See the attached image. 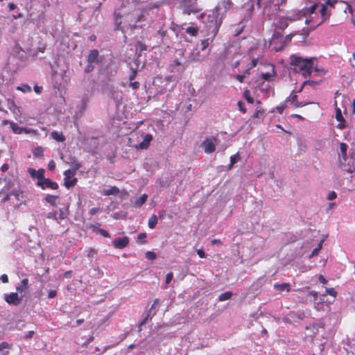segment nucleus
Listing matches in <instances>:
<instances>
[{"mask_svg": "<svg viewBox=\"0 0 355 355\" xmlns=\"http://www.w3.org/2000/svg\"><path fill=\"white\" fill-rule=\"evenodd\" d=\"M315 58H302L300 56L293 55L291 56V65L296 72H300L304 77L310 76L312 71L324 75L326 71L314 67Z\"/></svg>", "mask_w": 355, "mask_h": 355, "instance_id": "1", "label": "nucleus"}, {"mask_svg": "<svg viewBox=\"0 0 355 355\" xmlns=\"http://www.w3.org/2000/svg\"><path fill=\"white\" fill-rule=\"evenodd\" d=\"M220 8H216L211 14L208 15L207 28L213 37H215L223 22V17L220 13Z\"/></svg>", "mask_w": 355, "mask_h": 355, "instance_id": "2", "label": "nucleus"}, {"mask_svg": "<svg viewBox=\"0 0 355 355\" xmlns=\"http://www.w3.org/2000/svg\"><path fill=\"white\" fill-rule=\"evenodd\" d=\"M337 3V0H326L324 3H320L319 12L321 15V20L316 26L322 24L330 17L331 10L335 8V5Z\"/></svg>", "mask_w": 355, "mask_h": 355, "instance_id": "3", "label": "nucleus"}, {"mask_svg": "<svg viewBox=\"0 0 355 355\" xmlns=\"http://www.w3.org/2000/svg\"><path fill=\"white\" fill-rule=\"evenodd\" d=\"M270 45L275 51H282L286 46V44L283 40V35L281 33L275 31L270 41Z\"/></svg>", "mask_w": 355, "mask_h": 355, "instance_id": "4", "label": "nucleus"}, {"mask_svg": "<svg viewBox=\"0 0 355 355\" xmlns=\"http://www.w3.org/2000/svg\"><path fill=\"white\" fill-rule=\"evenodd\" d=\"M217 139L214 137L206 139L201 144L206 153H212L216 150Z\"/></svg>", "mask_w": 355, "mask_h": 355, "instance_id": "5", "label": "nucleus"}, {"mask_svg": "<svg viewBox=\"0 0 355 355\" xmlns=\"http://www.w3.org/2000/svg\"><path fill=\"white\" fill-rule=\"evenodd\" d=\"M76 173L74 171H72L71 169L66 170L64 172V186L67 188H70L72 187H74L77 182L78 180L76 178L72 177L75 175Z\"/></svg>", "mask_w": 355, "mask_h": 355, "instance_id": "6", "label": "nucleus"}, {"mask_svg": "<svg viewBox=\"0 0 355 355\" xmlns=\"http://www.w3.org/2000/svg\"><path fill=\"white\" fill-rule=\"evenodd\" d=\"M334 105L335 110H336L335 117H336V119L339 122V123L337 125V128H338L340 130H343L346 128L345 119H344V117L342 114V111H341L340 108L338 107L337 101H334Z\"/></svg>", "mask_w": 355, "mask_h": 355, "instance_id": "7", "label": "nucleus"}, {"mask_svg": "<svg viewBox=\"0 0 355 355\" xmlns=\"http://www.w3.org/2000/svg\"><path fill=\"white\" fill-rule=\"evenodd\" d=\"M23 297L24 295L19 297L17 293H11L10 294H6L4 299L8 304L17 306L20 304Z\"/></svg>", "mask_w": 355, "mask_h": 355, "instance_id": "8", "label": "nucleus"}, {"mask_svg": "<svg viewBox=\"0 0 355 355\" xmlns=\"http://www.w3.org/2000/svg\"><path fill=\"white\" fill-rule=\"evenodd\" d=\"M37 185L41 187L42 189H50L52 190H56L59 187L57 182L46 178L42 182H37Z\"/></svg>", "mask_w": 355, "mask_h": 355, "instance_id": "9", "label": "nucleus"}, {"mask_svg": "<svg viewBox=\"0 0 355 355\" xmlns=\"http://www.w3.org/2000/svg\"><path fill=\"white\" fill-rule=\"evenodd\" d=\"M129 243V238L126 236L115 239L113 242V246L116 249H123Z\"/></svg>", "mask_w": 355, "mask_h": 355, "instance_id": "10", "label": "nucleus"}, {"mask_svg": "<svg viewBox=\"0 0 355 355\" xmlns=\"http://www.w3.org/2000/svg\"><path fill=\"white\" fill-rule=\"evenodd\" d=\"M275 26L282 31H284L288 26V19L284 17H277L274 20Z\"/></svg>", "mask_w": 355, "mask_h": 355, "instance_id": "11", "label": "nucleus"}, {"mask_svg": "<svg viewBox=\"0 0 355 355\" xmlns=\"http://www.w3.org/2000/svg\"><path fill=\"white\" fill-rule=\"evenodd\" d=\"M153 137L152 135L150 134H146L144 135L143 141L139 143L138 145L135 146L136 149H142V150H146L150 144V142L153 141Z\"/></svg>", "mask_w": 355, "mask_h": 355, "instance_id": "12", "label": "nucleus"}, {"mask_svg": "<svg viewBox=\"0 0 355 355\" xmlns=\"http://www.w3.org/2000/svg\"><path fill=\"white\" fill-rule=\"evenodd\" d=\"M28 172L33 178H37L38 180L37 182L42 181L45 177H44V169L40 168L37 171H36L34 168H29L28 169Z\"/></svg>", "mask_w": 355, "mask_h": 355, "instance_id": "13", "label": "nucleus"}, {"mask_svg": "<svg viewBox=\"0 0 355 355\" xmlns=\"http://www.w3.org/2000/svg\"><path fill=\"white\" fill-rule=\"evenodd\" d=\"M10 127L12 129V132L15 134H21V133H30V130L26 128L19 127L17 123L15 122L10 123Z\"/></svg>", "mask_w": 355, "mask_h": 355, "instance_id": "14", "label": "nucleus"}, {"mask_svg": "<svg viewBox=\"0 0 355 355\" xmlns=\"http://www.w3.org/2000/svg\"><path fill=\"white\" fill-rule=\"evenodd\" d=\"M289 101L292 103H294L295 107H302L311 103L309 101L299 102L297 101V95L296 94H291L289 96Z\"/></svg>", "mask_w": 355, "mask_h": 355, "instance_id": "15", "label": "nucleus"}, {"mask_svg": "<svg viewBox=\"0 0 355 355\" xmlns=\"http://www.w3.org/2000/svg\"><path fill=\"white\" fill-rule=\"evenodd\" d=\"M28 288V279L24 278L21 281V283L19 286L16 287V290L22 295H25V293Z\"/></svg>", "mask_w": 355, "mask_h": 355, "instance_id": "16", "label": "nucleus"}, {"mask_svg": "<svg viewBox=\"0 0 355 355\" xmlns=\"http://www.w3.org/2000/svg\"><path fill=\"white\" fill-rule=\"evenodd\" d=\"M98 51L96 49H93L90 51L88 57H87V62L89 64H93L95 62H97V59L98 58Z\"/></svg>", "mask_w": 355, "mask_h": 355, "instance_id": "17", "label": "nucleus"}, {"mask_svg": "<svg viewBox=\"0 0 355 355\" xmlns=\"http://www.w3.org/2000/svg\"><path fill=\"white\" fill-rule=\"evenodd\" d=\"M215 37L211 36V37H208L204 40H202L200 43V49L202 51H204L206 50V49L213 42L214 39Z\"/></svg>", "mask_w": 355, "mask_h": 355, "instance_id": "18", "label": "nucleus"}, {"mask_svg": "<svg viewBox=\"0 0 355 355\" xmlns=\"http://www.w3.org/2000/svg\"><path fill=\"white\" fill-rule=\"evenodd\" d=\"M207 54L201 55L200 51H197L196 52L193 51L191 54V58L193 61L195 62H202L207 57Z\"/></svg>", "mask_w": 355, "mask_h": 355, "instance_id": "19", "label": "nucleus"}, {"mask_svg": "<svg viewBox=\"0 0 355 355\" xmlns=\"http://www.w3.org/2000/svg\"><path fill=\"white\" fill-rule=\"evenodd\" d=\"M274 288L279 292H283L284 291L289 292L291 290V286L288 283L275 284L274 285Z\"/></svg>", "mask_w": 355, "mask_h": 355, "instance_id": "20", "label": "nucleus"}, {"mask_svg": "<svg viewBox=\"0 0 355 355\" xmlns=\"http://www.w3.org/2000/svg\"><path fill=\"white\" fill-rule=\"evenodd\" d=\"M51 137L57 141L63 142L65 141V137L62 132H58L57 131H53L51 133Z\"/></svg>", "mask_w": 355, "mask_h": 355, "instance_id": "21", "label": "nucleus"}, {"mask_svg": "<svg viewBox=\"0 0 355 355\" xmlns=\"http://www.w3.org/2000/svg\"><path fill=\"white\" fill-rule=\"evenodd\" d=\"M147 199L148 195L144 193L135 201L134 205L137 207H140L146 202Z\"/></svg>", "mask_w": 355, "mask_h": 355, "instance_id": "22", "label": "nucleus"}, {"mask_svg": "<svg viewBox=\"0 0 355 355\" xmlns=\"http://www.w3.org/2000/svg\"><path fill=\"white\" fill-rule=\"evenodd\" d=\"M69 214V212L67 207L60 208L59 209V216L58 217V221L67 218Z\"/></svg>", "mask_w": 355, "mask_h": 355, "instance_id": "23", "label": "nucleus"}, {"mask_svg": "<svg viewBox=\"0 0 355 355\" xmlns=\"http://www.w3.org/2000/svg\"><path fill=\"white\" fill-rule=\"evenodd\" d=\"M58 198V196H53V195H47L44 200L46 202L49 203L51 205L55 207L56 206V200Z\"/></svg>", "mask_w": 355, "mask_h": 355, "instance_id": "24", "label": "nucleus"}, {"mask_svg": "<svg viewBox=\"0 0 355 355\" xmlns=\"http://www.w3.org/2000/svg\"><path fill=\"white\" fill-rule=\"evenodd\" d=\"M119 192H120V191H119V188L114 186L108 189L105 190L103 193L105 196H110V195H117L119 193Z\"/></svg>", "mask_w": 355, "mask_h": 355, "instance_id": "25", "label": "nucleus"}, {"mask_svg": "<svg viewBox=\"0 0 355 355\" xmlns=\"http://www.w3.org/2000/svg\"><path fill=\"white\" fill-rule=\"evenodd\" d=\"M320 8V3H316L312 5L311 7L307 8L304 13L306 15H309L310 17H311V15L315 12L316 9Z\"/></svg>", "mask_w": 355, "mask_h": 355, "instance_id": "26", "label": "nucleus"}, {"mask_svg": "<svg viewBox=\"0 0 355 355\" xmlns=\"http://www.w3.org/2000/svg\"><path fill=\"white\" fill-rule=\"evenodd\" d=\"M157 224V216L155 214L152 215L148 219V225L150 229H154Z\"/></svg>", "mask_w": 355, "mask_h": 355, "instance_id": "27", "label": "nucleus"}, {"mask_svg": "<svg viewBox=\"0 0 355 355\" xmlns=\"http://www.w3.org/2000/svg\"><path fill=\"white\" fill-rule=\"evenodd\" d=\"M276 76L275 68L272 67L271 72L263 73L261 74V78L265 80H270L272 77Z\"/></svg>", "mask_w": 355, "mask_h": 355, "instance_id": "28", "label": "nucleus"}, {"mask_svg": "<svg viewBox=\"0 0 355 355\" xmlns=\"http://www.w3.org/2000/svg\"><path fill=\"white\" fill-rule=\"evenodd\" d=\"M241 159L240 155L239 153L230 157V163L228 166V168L230 169L232 168L234 164Z\"/></svg>", "mask_w": 355, "mask_h": 355, "instance_id": "29", "label": "nucleus"}, {"mask_svg": "<svg viewBox=\"0 0 355 355\" xmlns=\"http://www.w3.org/2000/svg\"><path fill=\"white\" fill-rule=\"evenodd\" d=\"M232 296V293L231 291H226L219 295L218 300L220 302H223L230 299Z\"/></svg>", "mask_w": 355, "mask_h": 355, "instance_id": "30", "label": "nucleus"}, {"mask_svg": "<svg viewBox=\"0 0 355 355\" xmlns=\"http://www.w3.org/2000/svg\"><path fill=\"white\" fill-rule=\"evenodd\" d=\"M135 46L136 47V50L139 51V53H141V52H143L144 51H146V49H147L146 45L141 41H137L135 43Z\"/></svg>", "mask_w": 355, "mask_h": 355, "instance_id": "31", "label": "nucleus"}, {"mask_svg": "<svg viewBox=\"0 0 355 355\" xmlns=\"http://www.w3.org/2000/svg\"><path fill=\"white\" fill-rule=\"evenodd\" d=\"M186 33L191 36H196L198 33V28L194 26H189L186 28Z\"/></svg>", "mask_w": 355, "mask_h": 355, "instance_id": "32", "label": "nucleus"}, {"mask_svg": "<svg viewBox=\"0 0 355 355\" xmlns=\"http://www.w3.org/2000/svg\"><path fill=\"white\" fill-rule=\"evenodd\" d=\"M17 90L22 92L24 93H28L31 92V87L27 84H23L20 86H17Z\"/></svg>", "mask_w": 355, "mask_h": 355, "instance_id": "33", "label": "nucleus"}, {"mask_svg": "<svg viewBox=\"0 0 355 355\" xmlns=\"http://www.w3.org/2000/svg\"><path fill=\"white\" fill-rule=\"evenodd\" d=\"M72 162H71V166H72V171H74L76 173L80 167L81 164L74 157H71Z\"/></svg>", "mask_w": 355, "mask_h": 355, "instance_id": "34", "label": "nucleus"}, {"mask_svg": "<svg viewBox=\"0 0 355 355\" xmlns=\"http://www.w3.org/2000/svg\"><path fill=\"white\" fill-rule=\"evenodd\" d=\"M243 96L248 103H251V104L254 103V99L251 96L250 90L245 89L243 92Z\"/></svg>", "mask_w": 355, "mask_h": 355, "instance_id": "35", "label": "nucleus"}, {"mask_svg": "<svg viewBox=\"0 0 355 355\" xmlns=\"http://www.w3.org/2000/svg\"><path fill=\"white\" fill-rule=\"evenodd\" d=\"M340 149L342 156L343 157L344 160H345L347 157V145L345 143H340Z\"/></svg>", "mask_w": 355, "mask_h": 355, "instance_id": "36", "label": "nucleus"}, {"mask_svg": "<svg viewBox=\"0 0 355 355\" xmlns=\"http://www.w3.org/2000/svg\"><path fill=\"white\" fill-rule=\"evenodd\" d=\"M325 295H329L332 297H336L337 295V291L334 288H326L325 289Z\"/></svg>", "mask_w": 355, "mask_h": 355, "instance_id": "37", "label": "nucleus"}, {"mask_svg": "<svg viewBox=\"0 0 355 355\" xmlns=\"http://www.w3.org/2000/svg\"><path fill=\"white\" fill-rule=\"evenodd\" d=\"M157 257L156 254L152 251H148L146 252V258L148 260H154Z\"/></svg>", "mask_w": 355, "mask_h": 355, "instance_id": "38", "label": "nucleus"}, {"mask_svg": "<svg viewBox=\"0 0 355 355\" xmlns=\"http://www.w3.org/2000/svg\"><path fill=\"white\" fill-rule=\"evenodd\" d=\"M137 76V70L133 68H131L130 73L129 74V80L132 81L135 79Z\"/></svg>", "mask_w": 355, "mask_h": 355, "instance_id": "39", "label": "nucleus"}, {"mask_svg": "<svg viewBox=\"0 0 355 355\" xmlns=\"http://www.w3.org/2000/svg\"><path fill=\"white\" fill-rule=\"evenodd\" d=\"M295 35V33H291L288 35H286V37H284L283 36V40L286 44V46L289 43L291 42L292 38L293 37V36Z\"/></svg>", "mask_w": 355, "mask_h": 355, "instance_id": "40", "label": "nucleus"}, {"mask_svg": "<svg viewBox=\"0 0 355 355\" xmlns=\"http://www.w3.org/2000/svg\"><path fill=\"white\" fill-rule=\"evenodd\" d=\"M89 229H90L91 230H92L93 232H96V233H98L99 232V230H101V228L99 227L98 223L90 224L89 225Z\"/></svg>", "mask_w": 355, "mask_h": 355, "instance_id": "41", "label": "nucleus"}, {"mask_svg": "<svg viewBox=\"0 0 355 355\" xmlns=\"http://www.w3.org/2000/svg\"><path fill=\"white\" fill-rule=\"evenodd\" d=\"M321 82V80H319V81H314V80H306L303 83V85L302 87L305 86V85H310L311 87H313L316 85H318Z\"/></svg>", "mask_w": 355, "mask_h": 355, "instance_id": "42", "label": "nucleus"}, {"mask_svg": "<svg viewBox=\"0 0 355 355\" xmlns=\"http://www.w3.org/2000/svg\"><path fill=\"white\" fill-rule=\"evenodd\" d=\"M57 215H58L57 211H53L49 212L46 217L49 219H53V220L58 221Z\"/></svg>", "mask_w": 355, "mask_h": 355, "instance_id": "43", "label": "nucleus"}, {"mask_svg": "<svg viewBox=\"0 0 355 355\" xmlns=\"http://www.w3.org/2000/svg\"><path fill=\"white\" fill-rule=\"evenodd\" d=\"M309 296H311L313 298L314 303L318 304V293L315 291H311L309 293Z\"/></svg>", "mask_w": 355, "mask_h": 355, "instance_id": "44", "label": "nucleus"}, {"mask_svg": "<svg viewBox=\"0 0 355 355\" xmlns=\"http://www.w3.org/2000/svg\"><path fill=\"white\" fill-rule=\"evenodd\" d=\"M11 345L8 343L7 342H2L0 343V352L3 351L4 349H10Z\"/></svg>", "mask_w": 355, "mask_h": 355, "instance_id": "45", "label": "nucleus"}, {"mask_svg": "<svg viewBox=\"0 0 355 355\" xmlns=\"http://www.w3.org/2000/svg\"><path fill=\"white\" fill-rule=\"evenodd\" d=\"M98 233H99L101 235L105 238L111 237L110 234L107 230L103 229H101Z\"/></svg>", "mask_w": 355, "mask_h": 355, "instance_id": "46", "label": "nucleus"}, {"mask_svg": "<svg viewBox=\"0 0 355 355\" xmlns=\"http://www.w3.org/2000/svg\"><path fill=\"white\" fill-rule=\"evenodd\" d=\"M11 196H15L17 200H19V196L22 194V192L19 190H12L10 191Z\"/></svg>", "mask_w": 355, "mask_h": 355, "instance_id": "47", "label": "nucleus"}, {"mask_svg": "<svg viewBox=\"0 0 355 355\" xmlns=\"http://www.w3.org/2000/svg\"><path fill=\"white\" fill-rule=\"evenodd\" d=\"M129 86L134 89H138L140 87V83L137 81H135V82L130 81Z\"/></svg>", "mask_w": 355, "mask_h": 355, "instance_id": "48", "label": "nucleus"}, {"mask_svg": "<svg viewBox=\"0 0 355 355\" xmlns=\"http://www.w3.org/2000/svg\"><path fill=\"white\" fill-rule=\"evenodd\" d=\"M237 104H238V107L239 108V110L241 112H242L243 113H245L246 112V109H245L244 103L240 101L238 102Z\"/></svg>", "mask_w": 355, "mask_h": 355, "instance_id": "49", "label": "nucleus"}, {"mask_svg": "<svg viewBox=\"0 0 355 355\" xmlns=\"http://www.w3.org/2000/svg\"><path fill=\"white\" fill-rule=\"evenodd\" d=\"M257 62H258L257 59H255V58L252 59V62H251V66L246 70L245 73H249V70L253 67H255L257 64Z\"/></svg>", "mask_w": 355, "mask_h": 355, "instance_id": "50", "label": "nucleus"}, {"mask_svg": "<svg viewBox=\"0 0 355 355\" xmlns=\"http://www.w3.org/2000/svg\"><path fill=\"white\" fill-rule=\"evenodd\" d=\"M173 272H168L166 277V284H169L171 282V280L173 279Z\"/></svg>", "mask_w": 355, "mask_h": 355, "instance_id": "51", "label": "nucleus"}, {"mask_svg": "<svg viewBox=\"0 0 355 355\" xmlns=\"http://www.w3.org/2000/svg\"><path fill=\"white\" fill-rule=\"evenodd\" d=\"M264 114L263 110H257L256 112L254 114L253 117L254 118H260L263 116Z\"/></svg>", "mask_w": 355, "mask_h": 355, "instance_id": "52", "label": "nucleus"}, {"mask_svg": "<svg viewBox=\"0 0 355 355\" xmlns=\"http://www.w3.org/2000/svg\"><path fill=\"white\" fill-rule=\"evenodd\" d=\"M48 168H49V170L52 171L55 169V163L53 160H51L49 162V164H48Z\"/></svg>", "mask_w": 355, "mask_h": 355, "instance_id": "53", "label": "nucleus"}, {"mask_svg": "<svg viewBox=\"0 0 355 355\" xmlns=\"http://www.w3.org/2000/svg\"><path fill=\"white\" fill-rule=\"evenodd\" d=\"M337 195L335 191H331L327 196L329 200H332L336 198Z\"/></svg>", "mask_w": 355, "mask_h": 355, "instance_id": "54", "label": "nucleus"}, {"mask_svg": "<svg viewBox=\"0 0 355 355\" xmlns=\"http://www.w3.org/2000/svg\"><path fill=\"white\" fill-rule=\"evenodd\" d=\"M235 78L239 82V83H243L245 75L244 74H237L235 76Z\"/></svg>", "mask_w": 355, "mask_h": 355, "instance_id": "55", "label": "nucleus"}, {"mask_svg": "<svg viewBox=\"0 0 355 355\" xmlns=\"http://www.w3.org/2000/svg\"><path fill=\"white\" fill-rule=\"evenodd\" d=\"M197 254H198V256L200 258H205L206 257V254H205V252H204V250L202 249H198L197 250Z\"/></svg>", "mask_w": 355, "mask_h": 355, "instance_id": "56", "label": "nucleus"}, {"mask_svg": "<svg viewBox=\"0 0 355 355\" xmlns=\"http://www.w3.org/2000/svg\"><path fill=\"white\" fill-rule=\"evenodd\" d=\"M34 334H35L34 331H28V332L26 334V335L24 336V338H25L26 339H30V338H33V336H34Z\"/></svg>", "mask_w": 355, "mask_h": 355, "instance_id": "57", "label": "nucleus"}, {"mask_svg": "<svg viewBox=\"0 0 355 355\" xmlns=\"http://www.w3.org/2000/svg\"><path fill=\"white\" fill-rule=\"evenodd\" d=\"M57 295V291L55 290H51L49 292L48 297L49 298H54Z\"/></svg>", "mask_w": 355, "mask_h": 355, "instance_id": "58", "label": "nucleus"}, {"mask_svg": "<svg viewBox=\"0 0 355 355\" xmlns=\"http://www.w3.org/2000/svg\"><path fill=\"white\" fill-rule=\"evenodd\" d=\"M198 9H195V10H189V8H184V12L187 14V15H190L191 12H194V13H197L198 12Z\"/></svg>", "mask_w": 355, "mask_h": 355, "instance_id": "59", "label": "nucleus"}, {"mask_svg": "<svg viewBox=\"0 0 355 355\" xmlns=\"http://www.w3.org/2000/svg\"><path fill=\"white\" fill-rule=\"evenodd\" d=\"M318 280L320 283H322L323 284H326L327 283V280L325 279V277L322 275H319Z\"/></svg>", "mask_w": 355, "mask_h": 355, "instance_id": "60", "label": "nucleus"}, {"mask_svg": "<svg viewBox=\"0 0 355 355\" xmlns=\"http://www.w3.org/2000/svg\"><path fill=\"white\" fill-rule=\"evenodd\" d=\"M1 280L3 283H8V277L6 274H3L1 276Z\"/></svg>", "mask_w": 355, "mask_h": 355, "instance_id": "61", "label": "nucleus"}, {"mask_svg": "<svg viewBox=\"0 0 355 355\" xmlns=\"http://www.w3.org/2000/svg\"><path fill=\"white\" fill-rule=\"evenodd\" d=\"M158 34L162 37L164 38L166 34H167V31H165V30H163V29H160L158 31Z\"/></svg>", "mask_w": 355, "mask_h": 355, "instance_id": "62", "label": "nucleus"}, {"mask_svg": "<svg viewBox=\"0 0 355 355\" xmlns=\"http://www.w3.org/2000/svg\"><path fill=\"white\" fill-rule=\"evenodd\" d=\"M165 216H166V211L162 210V211H159V213H158V218L159 219H163Z\"/></svg>", "mask_w": 355, "mask_h": 355, "instance_id": "63", "label": "nucleus"}, {"mask_svg": "<svg viewBox=\"0 0 355 355\" xmlns=\"http://www.w3.org/2000/svg\"><path fill=\"white\" fill-rule=\"evenodd\" d=\"M9 168V166L8 164H3L1 166V171L2 172H6L8 171V169Z\"/></svg>", "mask_w": 355, "mask_h": 355, "instance_id": "64", "label": "nucleus"}]
</instances>
